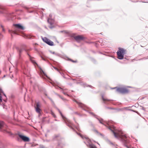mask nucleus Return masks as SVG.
<instances>
[{
  "instance_id": "obj_13",
  "label": "nucleus",
  "mask_w": 148,
  "mask_h": 148,
  "mask_svg": "<svg viewBox=\"0 0 148 148\" xmlns=\"http://www.w3.org/2000/svg\"><path fill=\"white\" fill-rule=\"evenodd\" d=\"M18 136L22 139L25 142H28L29 141V138L27 137L20 134H19Z\"/></svg>"
},
{
  "instance_id": "obj_38",
  "label": "nucleus",
  "mask_w": 148,
  "mask_h": 148,
  "mask_svg": "<svg viewBox=\"0 0 148 148\" xmlns=\"http://www.w3.org/2000/svg\"><path fill=\"white\" fill-rule=\"evenodd\" d=\"M49 80L51 81V80L50 79H49Z\"/></svg>"
},
{
  "instance_id": "obj_22",
  "label": "nucleus",
  "mask_w": 148,
  "mask_h": 148,
  "mask_svg": "<svg viewBox=\"0 0 148 148\" xmlns=\"http://www.w3.org/2000/svg\"><path fill=\"white\" fill-rule=\"evenodd\" d=\"M77 133L79 135V136H80V137L84 139V138H85L86 139H88V138L87 137H85V136H82V135H81L80 134H78L77 132Z\"/></svg>"
},
{
  "instance_id": "obj_27",
  "label": "nucleus",
  "mask_w": 148,
  "mask_h": 148,
  "mask_svg": "<svg viewBox=\"0 0 148 148\" xmlns=\"http://www.w3.org/2000/svg\"><path fill=\"white\" fill-rule=\"evenodd\" d=\"M1 27L2 28V31L3 32H5V29H4L3 28V26L2 25H1Z\"/></svg>"
},
{
  "instance_id": "obj_4",
  "label": "nucleus",
  "mask_w": 148,
  "mask_h": 148,
  "mask_svg": "<svg viewBox=\"0 0 148 148\" xmlns=\"http://www.w3.org/2000/svg\"><path fill=\"white\" fill-rule=\"evenodd\" d=\"M125 50L122 48L119 49L117 52L118 58L120 60H122L125 54Z\"/></svg>"
},
{
  "instance_id": "obj_41",
  "label": "nucleus",
  "mask_w": 148,
  "mask_h": 148,
  "mask_svg": "<svg viewBox=\"0 0 148 148\" xmlns=\"http://www.w3.org/2000/svg\"><path fill=\"white\" fill-rule=\"evenodd\" d=\"M115 148H118L117 147H116Z\"/></svg>"
},
{
  "instance_id": "obj_33",
  "label": "nucleus",
  "mask_w": 148,
  "mask_h": 148,
  "mask_svg": "<svg viewBox=\"0 0 148 148\" xmlns=\"http://www.w3.org/2000/svg\"><path fill=\"white\" fill-rule=\"evenodd\" d=\"M75 127L78 131H79V128L78 127Z\"/></svg>"
},
{
  "instance_id": "obj_21",
  "label": "nucleus",
  "mask_w": 148,
  "mask_h": 148,
  "mask_svg": "<svg viewBox=\"0 0 148 148\" xmlns=\"http://www.w3.org/2000/svg\"><path fill=\"white\" fill-rule=\"evenodd\" d=\"M55 61H51V62H50V64L53 68L55 69H56V67L54 66H53L55 64Z\"/></svg>"
},
{
  "instance_id": "obj_20",
  "label": "nucleus",
  "mask_w": 148,
  "mask_h": 148,
  "mask_svg": "<svg viewBox=\"0 0 148 148\" xmlns=\"http://www.w3.org/2000/svg\"><path fill=\"white\" fill-rule=\"evenodd\" d=\"M86 145L88 147H89L90 148H97L94 145L89 143L88 144H86Z\"/></svg>"
},
{
  "instance_id": "obj_28",
  "label": "nucleus",
  "mask_w": 148,
  "mask_h": 148,
  "mask_svg": "<svg viewBox=\"0 0 148 148\" xmlns=\"http://www.w3.org/2000/svg\"><path fill=\"white\" fill-rule=\"evenodd\" d=\"M50 83L51 84V85L54 86H55V84L54 83H53L52 82H50Z\"/></svg>"
},
{
  "instance_id": "obj_37",
  "label": "nucleus",
  "mask_w": 148,
  "mask_h": 148,
  "mask_svg": "<svg viewBox=\"0 0 148 148\" xmlns=\"http://www.w3.org/2000/svg\"><path fill=\"white\" fill-rule=\"evenodd\" d=\"M72 62H75V61H73V60H72Z\"/></svg>"
},
{
  "instance_id": "obj_14",
  "label": "nucleus",
  "mask_w": 148,
  "mask_h": 148,
  "mask_svg": "<svg viewBox=\"0 0 148 148\" xmlns=\"http://www.w3.org/2000/svg\"><path fill=\"white\" fill-rule=\"evenodd\" d=\"M102 98L104 103L106 104H108L109 102L111 101L110 100L104 97L103 95L102 96Z\"/></svg>"
},
{
  "instance_id": "obj_24",
  "label": "nucleus",
  "mask_w": 148,
  "mask_h": 148,
  "mask_svg": "<svg viewBox=\"0 0 148 148\" xmlns=\"http://www.w3.org/2000/svg\"><path fill=\"white\" fill-rule=\"evenodd\" d=\"M50 113L54 117H55V115L54 113L52 111H51Z\"/></svg>"
},
{
  "instance_id": "obj_1",
  "label": "nucleus",
  "mask_w": 148,
  "mask_h": 148,
  "mask_svg": "<svg viewBox=\"0 0 148 148\" xmlns=\"http://www.w3.org/2000/svg\"><path fill=\"white\" fill-rule=\"evenodd\" d=\"M108 128L112 132L114 137L117 139L121 141L127 148H133L131 146H129L126 145L129 142V138L124 134L122 131L119 130L118 132H117L116 130L115 127H114L113 129H112L111 127L110 126H109Z\"/></svg>"
},
{
  "instance_id": "obj_7",
  "label": "nucleus",
  "mask_w": 148,
  "mask_h": 148,
  "mask_svg": "<svg viewBox=\"0 0 148 148\" xmlns=\"http://www.w3.org/2000/svg\"><path fill=\"white\" fill-rule=\"evenodd\" d=\"M90 114H92L94 117L97 119L99 121V123L103 125H105V122L103 119L99 118L97 115L93 113L92 112H89Z\"/></svg>"
},
{
  "instance_id": "obj_8",
  "label": "nucleus",
  "mask_w": 148,
  "mask_h": 148,
  "mask_svg": "<svg viewBox=\"0 0 148 148\" xmlns=\"http://www.w3.org/2000/svg\"><path fill=\"white\" fill-rule=\"evenodd\" d=\"M42 39L43 41L50 46L53 45V42L46 37H42Z\"/></svg>"
},
{
  "instance_id": "obj_10",
  "label": "nucleus",
  "mask_w": 148,
  "mask_h": 148,
  "mask_svg": "<svg viewBox=\"0 0 148 148\" xmlns=\"http://www.w3.org/2000/svg\"><path fill=\"white\" fill-rule=\"evenodd\" d=\"M6 127H7V125L5 124L3 122H2L0 123V129H2L4 131L8 132L6 130L4 129Z\"/></svg>"
},
{
  "instance_id": "obj_18",
  "label": "nucleus",
  "mask_w": 148,
  "mask_h": 148,
  "mask_svg": "<svg viewBox=\"0 0 148 148\" xmlns=\"http://www.w3.org/2000/svg\"><path fill=\"white\" fill-rule=\"evenodd\" d=\"M30 59L32 62L34 64V65L36 66V65L38 67L39 66L37 64L34 58H30Z\"/></svg>"
},
{
  "instance_id": "obj_3",
  "label": "nucleus",
  "mask_w": 148,
  "mask_h": 148,
  "mask_svg": "<svg viewBox=\"0 0 148 148\" xmlns=\"http://www.w3.org/2000/svg\"><path fill=\"white\" fill-rule=\"evenodd\" d=\"M14 25L15 27L14 30H11L10 29L8 30L9 32L11 34V36L12 34H16L18 29L23 30L24 29V27L19 24H14Z\"/></svg>"
},
{
  "instance_id": "obj_26",
  "label": "nucleus",
  "mask_w": 148,
  "mask_h": 148,
  "mask_svg": "<svg viewBox=\"0 0 148 148\" xmlns=\"http://www.w3.org/2000/svg\"><path fill=\"white\" fill-rule=\"evenodd\" d=\"M57 95L58 96V97H60L62 100H65V99L63 98L61 96H60L58 94Z\"/></svg>"
},
{
  "instance_id": "obj_15",
  "label": "nucleus",
  "mask_w": 148,
  "mask_h": 148,
  "mask_svg": "<svg viewBox=\"0 0 148 148\" xmlns=\"http://www.w3.org/2000/svg\"><path fill=\"white\" fill-rule=\"evenodd\" d=\"M52 17V15L50 14L49 15V18L48 19V22L51 25H52L54 22V20L51 18V17Z\"/></svg>"
},
{
  "instance_id": "obj_9",
  "label": "nucleus",
  "mask_w": 148,
  "mask_h": 148,
  "mask_svg": "<svg viewBox=\"0 0 148 148\" xmlns=\"http://www.w3.org/2000/svg\"><path fill=\"white\" fill-rule=\"evenodd\" d=\"M75 40L77 42H79L80 41L83 40L84 37L81 35H78L74 37Z\"/></svg>"
},
{
  "instance_id": "obj_17",
  "label": "nucleus",
  "mask_w": 148,
  "mask_h": 148,
  "mask_svg": "<svg viewBox=\"0 0 148 148\" xmlns=\"http://www.w3.org/2000/svg\"><path fill=\"white\" fill-rule=\"evenodd\" d=\"M16 49L18 51L19 53V56H21V52L24 50V49L23 48H19L18 47L16 48Z\"/></svg>"
},
{
  "instance_id": "obj_23",
  "label": "nucleus",
  "mask_w": 148,
  "mask_h": 148,
  "mask_svg": "<svg viewBox=\"0 0 148 148\" xmlns=\"http://www.w3.org/2000/svg\"><path fill=\"white\" fill-rule=\"evenodd\" d=\"M95 132H96V133H97L98 135H101V136H103V135L102 134H101V133H99V132H98L97 130H95Z\"/></svg>"
},
{
  "instance_id": "obj_34",
  "label": "nucleus",
  "mask_w": 148,
  "mask_h": 148,
  "mask_svg": "<svg viewBox=\"0 0 148 148\" xmlns=\"http://www.w3.org/2000/svg\"><path fill=\"white\" fill-rule=\"evenodd\" d=\"M50 27V28H53V27H52V26H50V27Z\"/></svg>"
},
{
  "instance_id": "obj_36",
  "label": "nucleus",
  "mask_w": 148,
  "mask_h": 148,
  "mask_svg": "<svg viewBox=\"0 0 148 148\" xmlns=\"http://www.w3.org/2000/svg\"><path fill=\"white\" fill-rule=\"evenodd\" d=\"M59 145V146H61V145L60 144V143H59V144H58Z\"/></svg>"
},
{
  "instance_id": "obj_32",
  "label": "nucleus",
  "mask_w": 148,
  "mask_h": 148,
  "mask_svg": "<svg viewBox=\"0 0 148 148\" xmlns=\"http://www.w3.org/2000/svg\"><path fill=\"white\" fill-rule=\"evenodd\" d=\"M62 32H64L65 33H68V32H66V31H61Z\"/></svg>"
},
{
  "instance_id": "obj_39",
  "label": "nucleus",
  "mask_w": 148,
  "mask_h": 148,
  "mask_svg": "<svg viewBox=\"0 0 148 148\" xmlns=\"http://www.w3.org/2000/svg\"><path fill=\"white\" fill-rule=\"evenodd\" d=\"M4 95L5 97L6 96H5V95L4 94Z\"/></svg>"
},
{
  "instance_id": "obj_35",
  "label": "nucleus",
  "mask_w": 148,
  "mask_h": 148,
  "mask_svg": "<svg viewBox=\"0 0 148 148\" xmlns=\"http://www.w3.org/2000/svg\"><path fill=\"white\" fill-rule=\"evenodd\" d=\"M108 141L110 142V143L112 144V143L111 142H110V141L109 140H108Z\"/></svg>"
},
{
  "instance_id": "obj_19",
  "label": "nucleus",
  "mask_w": 148,
  "mask_h": 148,
  "mask_svg": "<svg viewBox=\"0 0 148 148\" xmlns=\"http://www.w3.org/2000/svg\"><path fill=\"white\" fill-rule=\"evenodd\" d=\"M60 70L59 69H58L56 67V70L58 72L60 73L61 75L64 74V70L62 68H60Z\"/></svg>"
},
{
  "instance_id": "obj_25",
  "label": "nucleus",
  "mask_w": 148,
  "mask_h": 148,
  "mask_svg": "<svg viewBox=\"0 0 148 148\" xmlns=\"http://www.w3.org/2000/svg\"><path fill=\"white\" fill-rule=\"evenodd\" d=\"M3 9L0 6V13H2L3 12Z\"/></svg>"
},
{
  "instance_id": "obj_16",
  "label": "nucleus",
  "mask_w": 148,
  "mask_h": 148,
  "mask_svg": "<svg viewBox=\"0 0 148 148\" xmlns=\"http://www.w3.org/2000/svg\"><path fill=\"white\" fill-rule=\"evenodd\" d=\"M39 68L40 69V72L41 74L42 75L43 77H44V76H45L46 77L48 78V77H47V75H46V74L44 72V71H43V70L41 69V68L40 67Z\"/></svg>"
},
{
  "instance_id": "obj_40",
  "label": "nucleus",
  "mask_w": 148,
  "mask_h": 148,
  "mask_svg": "<svg viewBox=\"0 0 148 148\" xmlns=\"http://www.w3.org/2000/svg\"><path fill=\"white\" fill-rule=\"evenodd\" d=\"M12 77H13V75H12Z\"/></svg>"
},
{
  "instance_id": "obj_2",
  "label": "nucleus",
  "mask_w": 148,
  "mask_h": 148,
  "mask_svg": "<svg viewBox=\"0 0 148 148\" xmlns=\"http://www.w3.org/2000/svg\"><path fill=\"white\" fill-rule=\"evenodd\" d=\"M57 110H58L59 113L60 114L63 119L66 125L71 128L73 130H74V129L73 128V127L75 126L74 125L71 123L70 120L66 118L63 115L62 112L59 109H57Z\"/></svg>"
},
{
  "instance_id": "obj_12",
  "label": "nucleus",
  "mask_w": 148,
  "mask_h": 148,
  "mask_svg": "<svg viewBox=\"0 0 148 148\" xmlns=\"http://www.w3.org/2000/svg\"><path fill=\"white\" fill-rule=\"evenodd\" d=\"M58 88H60L61 90V91H62V92L64 95H67L68 96H69V95L67 94L66 92H65L64 91V90H66V88L62 86L59 87L58 86H57V85L56 84V89H58Z\"/></svg>"
},
{
  "instance_id": "obj_30",
  "label": "nucleus",
  "mask_w": 148,
  "mask_h": 148,
  "mask_svg": "<svg viewBox=\"0 0 148 148\" xmlns=\"http://www.w3.org/2000/svg\"><path fill=\"white\" fill-rule=\"evenodd\" d=\"M3 91L0 88V93H3Z\"/></svg>"
},
{
  "instance_id": "obj_31",
  "label": "nucleus",
  "mask_w": 148,
  "mask_h": 148,
  "mask_svg": "<svg viewBox=\"0 0 148 148\" xmlns=\"http://www.w3.org/2000/svg\"><path fill=\"white\" fill-rule=\"evenodd\" d=\"M3 35L1 34V33H0V38H1L3 37Z\"/></svg>"
},
{
  "instance_id": "obj_11",
  "label": "nucleus",
  "mask_w": 148,
  "mask_h": 148,
  "mask_svg": "<svg viewBox=\"0 0 148 148\" xmlns=\"http://www.w3.org/2000/svg\"><path fill=\"white\" fill-rule=\"evenodd\" d=\"M74 101L77 103L78 105V106L79 107H80L81 108H83L84 110H85V108H88V107H87L85 105H84V104L82 103H81L75 100V99Z\"/></svg>"
},
{
  "instance_id": "obj_29",
  "label": "nucleus",
  "mask_w": 148,
  "mask_h": 148,
  "mask_svg": "<svg viewBox=\"0 0 148 148\" xmlns=\"http://www.w3.org/2000/svg\"><path fill=\"white\" fill-rule=\"evenodd\" d=\"M50 52L51 53V54H55V52H52L51 51H50Z\"/></svg>"
},
{
  "instance_id": "obj_6",
  "label": "nucleus",
  "mask_w": 148,
  "mask_h": 148,
  "mask_svg": "<svg viewBox=\"0 0 148 148\" xmlns=\"http://www.w3.org/2000/svg\"><path fill=\"white\" fill-rule=\"evenodd\" d=\"M41 106L39 102H37L36 103L35 108L36 112L39 114V116H40L41 114V110L40 109Z\"/></svg>"
},
{
  "instance_id": "obj_5",
  "label": "nucleus",
  "mask_w": 148,
  "mask_h": 148,
  "mask_svg": "<svg viewBox=\"0 0 148 148\" xmlns=\"http://www.w3.org/2000/svg\"><path fill=\"white\" fill-rule=\"evenodd\" d=\"M116 91L119 93L124 94L127 93L128 92V90L125 88H117L114 87L111 88L112 89H114L116 88Z\"/></svg>"
}]
</instances>
